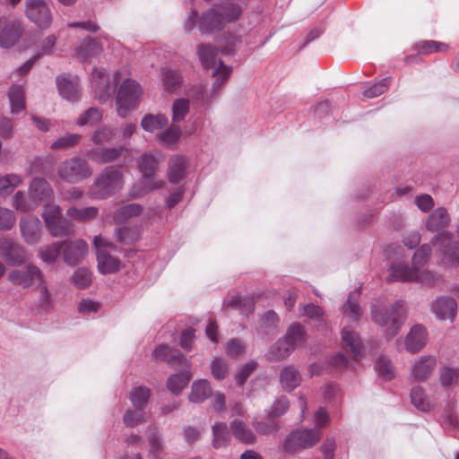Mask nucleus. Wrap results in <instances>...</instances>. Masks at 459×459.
<instances>
[{
	"label": "nucleus",
	"instance_id": "obj_43",
	"mask_svg": "<svg viewBox=\"0 0 459 459\" xmlns=\"http://www.w3.org/2000/svg\"><path fill=\"white\" fill-rule=\"evenodd\" d=\"M182 132L179 126L172 125L169 128L157 134L159 143L168 148L173 146L179 141Z\"/></svg>",
	"mask_w": 459,
	"mask_h": 459
},
{
	"label": "nucleus",
	"instance_id": "obj_32",
	"mask_svg": "<svg viewBox=\"0 0 459 459\" xmlns=\"http://www.w3.org/2000/svg\"><path fill=\"white\" fill-rule=\"evenodd\" d=\"M99 214V209L95 206L76 207L72 206L66 211V215L75 221L86 222L95 219Z\"/></svg>",
	"mask_w": 459,
	"mask_h": 459
},
{
	"label": "nucleus",
	"instance_id": "obj_2",
	"mask_svg": "<svg viewBox=\"0 0 459 459\" xmlns=\"http://www.w3.org/2000/svg\"><path fill=\"white\" fill-rule=\"evenodd\" d=\"M241 13L242 9L238 4L224 2L215 4L202 13L198 23L199 30L202 34L221 30L227 24L238 20Z\"/></svg>",
	"mask_w": 459,
	"mask_h": 459
},
{
	"label": "nucleus",
	"instance_id": "obj_51",
	"mask_svg": "<svg viewBox=\"0 0 459 459\" xmlns=\"http://www.w3.org/2000/svg\"><path fill=\"white\" fill-rule=\"evenodd\" d=\"M145 413L141 410H127L124 416L123 421L126 428L134 429L144 421Z\"/></svg>",
	"mask_w": 459,
	"mask_h": 459
},
{
	"label": "nucleus",
	"instance_id": "obj_12",
	"mask_svg": "<svg viewBox=\"0 0 459 459\" xmlns=\"http://www.w3.org/2000/svg\"><path fill=\"white\" fill-rule=\"evenodd\" d=\"M26 16L41 29H47L52 22L50 9L45 0H26Z\"/></svg>",
	"mask_w": 459,
	"mask_h": 459
},
{
	"label": "nucleus",
	"instance_id": "obj_35",
	"mask_svg": "<svg viewBox=\"0 0 459 459\" xmlns=\"http://www.w3.org/2000/svg\"><path fill=\"white\" fill-rule=\"evenodd\" d=\"M290 344L292 351L299 346H301L306 342V331L305 328L299 323L292 324L285 336L283 337Z\"/></svg>",
	"mask_w": 459,
	"mask_h": 459
},
{
	"label": "nucleus",
	"instance_id": "obj_11",
	"mask_svg": "<svg viewBox=\"0 0 459 459\" xmlns=\"http://www.w3.org/2000/svg\"><path fill=\"white\" fill-rule=\"evenodd\" d=\"M22 35V26L19 20L13 17H0V48L13 47Z\"/></svg>",
	"mask_w": 459,
	"mask_h": 459
},
{
	"label": "nucleus",
	"instance_id": "obj_39",
	"mask_svg": "<svg viewBox=\"0 0 459 459\" xmlns=\"http://www.w3.org/2000/svg\"><path fill=\"white\" fill-rule=\"evenodd\" d=\"M62 249V242H53L40 247L38 250V256L46 264H54L59 257Z\"/></svg>",
	"mask_w": 459,
	"mask_h": 459
},
{
	"label": "nucleus",
	"instance_id": "obj_53",
	"mask_svg": "<svg viewBox=\"0 0 459 459\" xmlns=\"http://www.w3.org/2000/svg\"><path fill=\"white\" fill-rule=\"evenodd\" d=\"M81 134H66L51 143V149L59 150L75 146L81 140Z\"/></svg>",
	"mask_w": 459,
	"mask_h": 459
},
{
	"label": "nucleus",
	"instance_id": "obj_57",
	"mask_svg": "<svg viewBox=\"0 0 459 459\" xmlns=\"http://www.w3.org/2000/svg\"><path fill=\"white\" fill-rule=\"evenodd\" d=\"M115 131L109 127H101L96 130L91 135V141L97 144L110 143L115 138Z\"/></svg>",
	"mask_w": 459,
	"mask_h": 459
},
{
	"label": "nucleus",
	"instance_id": "obj_1",
	"mask_svg": "<svg viewBox=\"0 0 459 459\" xmlns=\"http://www.w3.org/2000/svg\"><path fill=\"white\" fill-rule=\"evenodd\" d=\"M163 160L164 156L159 151L147 152L139 157L137 166L142 173V179L134 184L130 189L129 194L132 198H142L151 191L160 189L164 186V181L157 174L159 166Z\"/></svg>",
	"mask_w": 459,
	"mask_h": 459
},
{
	"label": "nucleus",
	"instance_id": "obj_28",
	"mask_svg": "<svg viewBox=\"0 0 459 459\" xmlns=\"http://www.w3.org/2000/svg\"><path fill=\"white\" fill-rule=\"evenodd\" d=\"M29 195L39 204L40 201L52 198L53 190L48 181L36 178L30 183Z\"/></svg>",
	"mask_w": 459,
	"mask_h": 459
},
{
	"label": "nucleus",
	"instance_id": "obj_46",
	"mask_svg": "<svg viewBox=\"0 0 459 459\" xmlns=\"http://www.w3.org/2000/svg\"><path fill=\"white\" fill-rule=\"evenodd\" d=\"M360 296V287L351 291L348 297L347 302L343 307V314L352 317L353 319L359 318L361 314V307L359 305V299Z\"/></svg>",
	"mask_w": 459,
	"mask_h": 459
},
{
	"label": "nucleus",
	"instance_id": "obj_41",
	"mask_svg": "<svg viewBox=\"0 0 459 459\" xmlns=\"http://www.w3.org/2000/svg\"><path fill=\"white\" fill-rule=\"evenodd\" d=\"M151 396V389L146 386H136L130 393V401L134 409L143 410L146 408Z\"/></svg>",
	"mask_w": 459,
	"mask_h": 459
},
{
	"label": "nucleus",
	"instance_id": "obj_25",
	"mask_svg": "<svg viewBox=\"0 0 459 459\" xmlns=\"http://www.w3.org/2000/svg\"><path fill=\"white\" fill-rule=\"evenodd\" d=\"M168 167L169 181L177 184L186 176V159L181 155H173L169 160Z\"/></svg>",
	"mask_w": 459,
	"mask_h": 459
},
{
	"label": "nucleus",
	"instance_id": "obj_33",
	"mask_svg": "<svg viewBox=\"0 0 459 459\" xmlns=\"http://www.w3.org/2000/svg\"><path fill=\"white\" fill-rule=\"evenodd\" d=\"M280 380L282 387L290 392L299 385L301 376L295 367L288 366L281 370Z\"/></svg>",
	"mask_w": 459,
	"mask_h": 459
},
{
	"label": "nucleus",
	"instance_id": "obj_45",
	"mask_svg": "<svg viewBox=\"0 0 459 459\" xmlns=\"http://www.w3.org/2000/svg\"><path fill=\"white\" fill-rule=\"evenodd\" d=\"M141 235L139 228L128 226L121 227L116 230L115 236L117 240L124 245H132L135 243Z\"/></svg>",
	"mask_w": 459,
	"mask_h": 459
},
{
	"label": "nucleus",
	"instance_id": "obj_44",
	"mask_svg": "<svg viewBox=\"0 0 459 459\" xmlns=\"http://www.w3.org/2000/svg\"><path fill=\"white\" fill-rule=\"evenodd\" d=\"M292 352L290 344L284 338L279 339L267 351V358L271 360H280Z\"/></svg>",
	"mask_w": 459,
	"mask_h": 459
},
{
	"label": "nucleus",
	"instance_id": "obj_52",
	"mask_svg": "<svg viewBox=\"0 0 459 459\" xmlns=\"http://www.w3.org/2000/svg\"><path fill=\"white\" fill-rule=\"evenodd\" d=\"M102 117L101 111L97 108H88L82 115H81L76 124L79 126H82L85 125L93 126L98 123Z\"/></svg>",
	"mask_w": 459,
	"mask_h": 459
},
{
	"label": "nucleus",
	"instance_id": "obj_30",
	"mask_svg": "<svg viewBox=\"0 0 459 459\" xmlns=\"http://www.w3.org/2000/svg\"><path fill=\"white\" fill-rule=\"evenodd\" d=\"M101 52L102 47L91 38H86L76 48V56L82 62L100 55Z\"/></svg>",
	"mask_w": 459,
	"mask_h": 459
},
{
	"label": "nucleus",
	"instance_id": "obj_54",
	"mask_svg": "<svg viewBox=\"0 0 459 459\" xmlns=\"http://www.w3.org/2000/svg\"><path fill=\"white\" fill-rule=\"evenodd\" d=\"M390 83L391 77L384 78L382 81L365 90L363 91V97L365 99L378 97L388 90Z\"/></svg>",
	"mask_w": 459,
	"mask_h": 459
},
{
	"label": "nucleus",
	"instance_id": "obj_6",
	"mask_svg": "<svg viewBox=\"0 0 459 459\" xmlns=\"http://www.w3.org/2000/svg\"><path fill=\"white\" fill-rule=\"evenodd\" d=\"M142 93V88L138 82L132 79L124 80L117 94L116 105L118 116L125 118L135 109L139 105Z\"/></svg>",
	"mask_w": 459,
	"mask_h": 459
},
{
	"label": "nucleus",
	"instance_id": "obj_59",
	"mask_svg": "<svg viewBox=\"0 0 459 459\" xmlns=\"http://www.w3.org/2000/svg\"><path fill=\"white\" fill-rule=\"evenodd\" d=\"M39 290V301L42 307H48L53 300V296L51 292L48 290V285H47V280L45 278V275L43 274L42 280L38 281V286Z\"/></svg>",
	"mask_w": 459,
	"mask_h": 459
},
{
	"label": "nucleus",
	"instance_id": "obj_8",
	"mask_svg": "<svg viewBox=\"0 0 459 459\" xmlns=\"http://www.w3.org/2000/svg\"><path fill=\"white\" fill-rule=\"evenodd\" d=\"M443 263L459 266V240L454 239L452 232L441 230L431 239Z\"/></svg>",
	"mask_w": 459,
	"mask_h": 459
},
{
	"label": "nucleus",
	"instance_id": "obj_14",
	"mask_svg": "<svg viewBox=\"0 0 459 459\" xmlns=\"http://www.w3.org/2000/svg\"><path fill=\"white\" fill-rule=\"evenodd\" d=\"M20 232L24 242L29 245L38 243L42 236V224L36 216L22 217L19 223Z\"/></svg>",
	"mask_w": 459,
	"mask_h": 459
},
{
	"label": "nucleus",
	"instance_id": "obj_29",
	"mask_svg": "<svg viewBox=\"0 0 459 459\" xmlns=\"http://www.w3.org/2000/svg\"><path fill=\"white\" fill-rule=\"evenodd\" d=\"M161 82L166 92L173 93L181 87L183 78L178 71L165 67L161 70Z\"/></svg>",
	"mask_w": 459,
	"mask_h": 459
},
{
	"label": "nucleus",
	"instance_id": "obj_21",
	"mask_svg": "<svg viewBox=\"0 0 459 459\" xmlns=\"http://www.w3.org/2000/svg\"><path fill=\"white\" fill-rule=\"evenodd\" d=\"M56 85L64 99L69 101H77L80 99L78 76H58Z\"/></svg>",
	"mask_w": 459,
	"mask_h": 459
},
{
	"label": "nucleus",
	"instance_id": "obj_64",
	"mask_svg": "<svg viewBox=\"0 0 459 459\" xmlns=\"http://www.w3.org/2000/svg\"><path fill=\"white\" fill-rule=\"evenodd\" d=\"M289 408V401L286 397L282 396L276 400L272 405L268 416L270 418H276L282 415Z\"/></svg>",
	"mask_w": 459,
	"mask_h": 459
},
{
	"label": "nucleus",
	"instance_id": "obj_56",
	"mask_svg": "<svg viewBox=\"0 0 459 459\" xmlns=\"http://www.w3.org/2000/svg\"><path fill=\"white\" fill-rule=\"evenodd\" d=\"M449 47L442 42L434 40L421 41L418 44V50L420 54H431L434 52H445Z\"/></svg>",
	"mask_w": 459,
	"mask_h": 459
},
{
	"label": "nucleus",
	"instance_id": "obj_47",
	"mask_svg": "<svg viewBox=\"0 0 459 459\" xmlns=\"http://www.w3.org/2000/svg\"><path fill=\"white\" fill-rule=\"evenodd\" d=\"M231 72L230 66L225 65L221 61H219V65L212 71V76L215 78L212 87V94L217 93L221 90Z\"/></svg>",
	"mask_w": 459,
	"mask_h": 459
},
{
	"label": "nucleus",
	"instance_id": "obj_5",
	"mask_svg": "<svg viewBox=\"0 0 459 459\" xmlns=\"http://www.w3.org/2000/svg\"><path fill=\"white\" fill-rule=\"evenodd\" d=\"M42 217L49 234L55 238H63L74 234V228L71 220L65 218L61 207L57 204L45 205Z\"/></svg>",
	"mask_w": 459,
	"mask_h": 459
},
{
	"label": "nucleus",
	"instance_id": "obj_50",
	"mask_svg": "<svg viewBox=\"0 0 459 459\" xmlns=\"http://www.w3.org/2000/svg\"><path fill=\"white\" fill-rule=\"evenodd\" d=\"M13 204L16 210L22 212L31 211L38 207V203L30 198V195L27 198L22 191H18L14 195Z\"/></svg>",
	"mask_w": 459,
	"mask_h": 459
},
{
	"label": "nucleus",
	"instance_id": "obj_62",
	"mask_svg": "<svg viewBox=\"0 0 459 459\" xmlns=\"http://www.w3.org/2000/svg\"><path fill=\"white\" fill-rule=\"evenodd\" d=\"M459 377V370L452 368H443L440 370L439 381L441 385L447 387L455 382Z\"/></svg>",
	"mask_w": 459,
	"mask_h": 459
},
{
	"label": "nucleus",
	"instance_id": "obj_60",
	"mask_svg": "<svg viewBox=\"0 0 459 459\" xmlns=\"http://www.w3.org/2000/svg\"><path fill=\"white\" fill-rule=\"evenodd\" d=\"M72 281L78 288L84 289L91 282V273L85 268H79L72 276Z\"/></svg>",
	"mask_w": 459,
	"mask_h": 459
},
{
	"label": "nucleus",
	"instance_id": "obj_27",
	"mask_svg": "<svg viewBox=\"0 0 459 459\" xmlns=\"http://www.w3.org/2000/svg\"><path fill=\"white\" fill-rule=\"evenodd\" d=\"M342 339L344 344L350 348L357 360L362 359L364 355V346L358 333L349 327H344L342 331Z\"/></svg>",
	"mask_w": 459,
	"mask_h": 459
},
{
	"label": "nucleus",
	"instance_id": "obj_63",
	"mask_svg": "<svg viewBox=\"0 0 459 459\" xmlns=\"http://www.w3.org/2000/svg\"><path fill=\"white\" fill-rule=\"evenodd\" d=\"M16 221V217L12 210L0 208V230H10Z\"/></svg>",
	"mask_w": 459,
	"mask_h": 459
},
{
	"label": "nucleus",
	"instance_id": "obj_40",
	"mask_svg": "<svg viewBox=\"0 0 459 459\" xmlns=\"http://www.w3.org/2000/svg\"><path fill=\"white\" fill-rule=\"evenodd\" d=\"M168 122L164 114H146L141 121V126L144 131L152 133L166 126Z\"/></svg>",
	"mask_w": 459,
	"mask_h": 459
},
{
	"label": "nucleus",
	"instance_id": "obj_36",
	"mask_svg": "<svg viewBox=\"0 0 459 459\" xmlns=\"http://www.w3.org/2000/svg\"><path fill=\"white\" fill-rule=\"evenodd\" d=\"M212 394L210 384L205 379H199L192 384L189 401L192 403H202L205 401Z\"/></svg>",
	"mask_w": 459,
	"mask_h": 459
},
{
	"label": "nucleus",
	"instance_id": "obj_22",
	"mask_svg": "<svg viewBox=\"0 0 459 459\" xmlns=\"http://www.w3.org/2000/svg\"><path fill=\"white\" fill-rule=\"evenodd\" d=\"M427 340L426 328L421 325H416L411 327L405 338V349L412 354L417 353L426 345Z\"/></svg>",
	"mask_w": 459,
	"mask_h": 459
},
{
	"label": "nucleus",
	"instance_id": "obj_24",
	"mask_svg": "<svg viewBox=\"0 0 459 459\" xmlns=\"http://www.w3.org/2000/svg\"><path fill=\"white\" fill-rule=\"evenodd\" d=\"M451 221L446 209L438 207L435 209L426 220V228L430 232H436L446 228Z\"/></svg>",
	"mask_w": 459,
	"mask_h": 459
},
{
	"label": "nucleus",
	"instance_id": "obj_13",
	"mask_svg": "<svg viewBox=\"0 0 459 459\" xmlns=\"http://www.w3.org/2000/svg\"><path fill=\"white\" fill-rule=\"evenodd\" d=\"M0 256L10 266L22 265L29 260V255L23 247L4 238H0Z\"/></svg>",
	"mask_w": 459,
	"mask_h": 459
},
{
	"label": "nucleus",
	"instance_id": "obj_17",
	"mask_svg": "<svg viewBox=\"0 0 459 459\" xmlns=\"http://www.w3.org/2000/svg\"><path fill=\"white\" fill-rule=\"evenodd\" d=\"M430 309L437 319L453 321L456 315L457 303L451 297L441 296L431 303Z\"/></svg>",
	"mask_w": 459,
	"mask_h": 459
},
{
	"label": "nucleus",
	"instance_id": "obj_9",
	"mask_svg": "<svg viewBox=\"0 0 459 459\" xmlns=\"http://www.w3.org/2000/svg\"><path fill=\"white\" fill-rule=\"evenodd\" d=\"M169 365L172 368L178 366L180 372L173 374L168 378L167 387L173 394H179L187 385L192 377L190 371L191 363L184 355H178L169 359Z\"/></svg>",
	"mask_w": 459,
	"mask_h": 459
},
{
	"label": "nucleus",
	"instance_id": "obj_7",
	"mask_svg": "<svg viewBox=\"0 0 459 459\" xmlns=\"http://www.w3.org/2000/svg\"><path fill=\"white\" fill-rule=\"evenodd\" d=\"M93 169L82 157L74 156L65 160L57 166V175L70 184L80 183L91 177Z\"/></svg>",
	"mask_w": 459,
	"mask_h": 459
},
{
	"label": "nucleus",
	"instance_id": "obj_48",
	"mask_svg": "<svg viewBox=\"0 0 459 459\" xmlns=\"http://www.w3.org/2000/svg\"><path fill=\"white\" fill-rule=\"evenodd\" d=\"M376 372L384 380H391L395 377L392 361L385 356H380L375 365Z\"/></svg>",
	"mask_w": 459,
	"mask_h": 459
},
{
	"label": "nucleus",
	"instance_id": "obj_34",
	"mask_svg": "<svg viewBox=\"0 0 459 459\" xmlns=\"http://www.w3.org/2000/svg\"><path fill=\"white\" fill-rule=\"evenodd\" d=\"M98 269L102 274L114 273L120 270L121 261L112 256L109 252L102 253L97 255Z\"/></svg>",
	"mask_w": 459,
	"mask_h": 459
},
{
	"label": "nucleus",
	"instance_id": "obj_15",
	"mask_svg": "<svg viewBox=\"0 0 459 459\" xmlns=\"http://www.w3.org/2000/svg\"><path fill=\"white\" fill-rule=\"evenodd\" d=\"M63 245V258L65 264L75 265L85 256L88 246L82 239L65 240Z\"/></svg>",
	"mask_w": 459,
	"mask_h": 459
},
{
	"label": "nucleus",
	"instance_id": "obj_58",
	"mask_svg": "<svg viewBox=\"0 0 459 459\" xmlns=\"http://www.w3.org/2000/svg\"><path fill=\"white\" fill-rule=\"evenodd\" d=\"M22 183V179L18 175L8 174L0 178V194L7 195L14 187Z\"/></svg>",
	"mask_w": 459,
	"mask_h": 459
},
{
	"label": "nucleus",
	"instance_id": "obj_61",
	"mask_svg": "<svg viewBox=\"0 0 459 459\" xmlns=\"http://www.w3.org/2000/svg\"><path fill=\"white\" fill-rule=\"evenodd\" d=\"M431 247L429 244L421 245L414 253L412 256V264L416 267L424 264L429 260L431 255Z\"/></svg>",
	"mask_w": 459,
	"mask_h": 459
},
{
	"label": "nucleus",
	"instance_id": "obj_49",
	"mask_svg": "<svg viewBox=\"0 0 459 459\" xmlns=\"http://www.w3.org/2000/svg\"><path fill=\"white\" fill-rule=\"evenodd\" d=\"M189 111V100L184 98L177 99L172 104V121H183Z\"/></svg>",
	"mask_w": 459,
	"mask_h": 459
},
{
	"label": "nucleus",
	"instance_id": "obj_38",
	"mask_svg": "<svg viewBox=\"0 0 459 459\" xmlns=\"http://www.w3.org/2000/svg\"><path fill=\"white\" fill-rule=\"evenodd\" d=\"M143 211L138 204H129L118 208L113 214V220L117 224H122L126 221L140 215Z\"/></svg>",
	"mask_w": 459,
	"mask_h": 459
},
{
	"label": "nucleus",
	"instance_id": "obj_20",
	"mask_svg": "<svg viewBox=\"0 0 459 459\" xmlns=\"http://www.w3.org/2000/svg\"><path fill=\"white\" fill-rule=\"evenodd\" d=\"M436 366L437 359L434 356L423 355L413 363L411 377L414 381H424L430 377Z\"/></svg>",
	"mask_w": 459,
	"mask_h": 459
},
{
	"label": "nucleus",
	"instance_id": "obj_31",
	"mask_svg": "<svg viewBox=\"0 0 459 459\" xmlns=\"http://www.w3.org/2000/svg\"><path fill=\"white\" fill-rule=\"evenodd\" d=\"M197 54L202 65L205 69L215 67L220 60H217L218 49L211 44H200L197 48Z\"/></svg>",
	"mask_w": 459,
	"mask_h": 459
},
{
	"label": "nucleus",
	"instance_id": "obj_55",
	"mask_svg": "<svg viewBox=\"0 0 459 459\" xmlns=\"http://www.w3.org/2000/svg\"><path fill=\"white\" fill-rule=\"evenodd\" d=\"M417 274L418 275L415 281L420 282L421 284L432 287L442 282V277L439 274L431 271H421L420 268H418Z\"/></svg>",
	"mask_w": 459,
	"mask_h": 459
},
{
	"label": "nucleus",
	"instance_id": "obj_16",
	"mask_svg": "<svg viewBox=\"0 0 459 459\" xmlns=\"http://www.w3.org/2000/svg\"><path fill=\"white\" fill-rule=\"evenodd\" d=\"M320 439L319 432H290L284 443V448L295 452L312 446Z\"/></svg>",
	"mask_w": 459,
	"mask_h": 459
},
{
	"label": "nucleus",
	"instance_id": "obj_23",
	"mask_svg": "<svg viewBox=\"0 0 459 459\" xmlns=\"http://www.w3.org/2000/svg\"><path fill=\"white\" fill-rule=\"evenodd\" d=\"M126 149L120 147L96 148L89 151L91 160L98 164H106L117 160Z\"/></svg>",
	"mask_w": 459,
	"mask_h": 459
},
{
	"label": "nucleus",
	"instance_id": "obj_3",
	"mask_svg": "<svg viewBox=\"0 0 459 459\" xmlns=\"http://www.w3.org/2000/svg\"><path fill=\"white\" fill-rule=\"evenodd\" d=\"M371 316L376 324L385 328L387 337H394L398 333L404 317L403 301L397 300L389 307L377 301L371 306Z\"/></svg>",
	"mask_w": 459,
	"mask_h": 459
},
{
	"label": "nucleus",
	"instance_id": "obj_19",
	"mask_svg": "<svg viewBox=\"0 0 459 459\" xmlns=\"http://www.w3.org/2000/svg\"><path fill=\"white\" fill-rule=\"evenodd\" d=\"M419 267L413 264L410 266L403 262H396L391 264L389 274L387 276L388 281H401L410 282L415 281L417 279V271Z\"/></svg>",
	"mask_w": 459,
	"mask_h": 459
},
{
	"label": "nucleus",
	"instance_id": "obj_18",
	"mask_svg": "<svg viewBox=\"0 0 459 459\" xmlns=\"http://www.w3.org/2000/svg\"><path fill=\"white\" fill-rule=\"evenodd\" d=\"M91 84L95 98L100 102H105L112 91L106 71L94 69L91 74Z\"/></svg>",
	"mask_w": 459,
	"mask_h": 459
},
{
	"label": "nucleus",
	"instance_id": "obj_10",
	"mask_svg": "<svg viewBox=\"0 0 459 459\" xmlns=\"http://www.w3.org/2000/svg\"><path fill=\"white\" fill-rule=\"evenodd\" d=\"M43 272L34 264L28 263L22 269H14L9 272L8 281L15 286L22 289L32 287L39 280H42Z\"/></svg>",
	"mask_w": 459,
	"mask_h": 459
},
{
	"label": "nucleus",
	"instance_id": "obj_37",
	"mask_svg": "<svg viewBox=\"0 0 459 459\" xmlns=\"http://www.w3.org/2000/svg\"><path fill=\"white\" fill-rule=\"evenodd\" d=\"M411 403L419 411L427 412L431 411L433 403L429 401L421 386H414L411 390Z\"/></svg>",
	"mask_w": 459,
	"mask_h": 459
},
{
	"label": "nucleus",
	"instance_id": "obj_42",
	"mask_svg": "<svg viewBox=\"0 0 459 459\" xmlns=\"http://www.w3.org/2000/svg\"><path fill=\"white\" fill-rule=\"evenodd\" d=\"M11 111L17 115L25 109L24 91L19 85H13L8 91Z\"/></svg>",
	"mask_w": 459,
	"mask_h": 459
},
{
	"label": "nucleus",
	"instance_id": "obj_26",
	"mask_svg": "<svg viewBox=\"0 0 459 459\" xmlns=\"http://www.w3.org/2000/svg\"><path fill=\"white\" fill-rule=\"evenodd\" d=\"M223 307L238 310L241 315L248 316L255 310V299L252 296H233L224 301Z\"/></svg>",
	"mask_w": 459,
	"mask_h": 459
},
{
	"label": "nucleus",
	"instance_id": "obj_4",
	"mask_svg": "<svg viewBox=\"0 0 459 459\" xmlns=\"http://www.w3.org/2000/svg\"><path fill=\"white\" fill-rule=\"evenodd\" d=\"M124 179L121 171L109 166L105 168L90 186L87 195L92 200H103L122 189Z\"/></svg>",
	"mask_w": 459,
	"mask_h": 459
}]
</instances>
